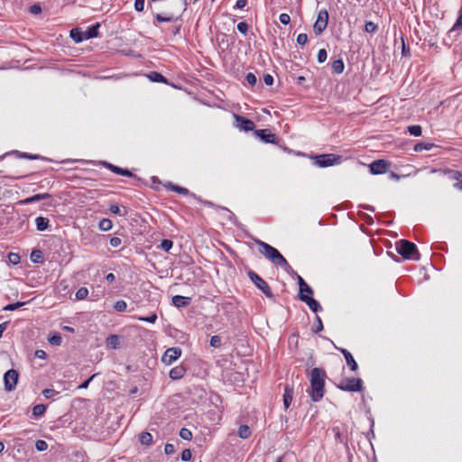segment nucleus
I'll list each match as a JSON object with an SVG mask.
<instances>
[{
  "mask_svg": "<svg viewBox=\"0 0 462 462\" xmlns=\"http://www.w3.org/2000/svg\"><path fill=\"white\" fill-rule=\"evenodd\" d=\"M326 372L322 368L315 367L310 373V398L313 402L320 401L325 393Z\"/></svg>",
  "mask_w": 462,
  "mask_h": 462,
  "instance_id": "obj_1",
  "label": "nucleus"
},
{
  "mask_svg": "<svg viewBox=\"0 0 462 462\" xmlns=\"http://www.w3.org/2000/svg\"><path fill=\"white\" fill-rule=\"evenodd\" d=\"M255 243L259 246V253L262 254L266 259L270 260L273 264L284 268V270L287 272L291 270V267L288 263L287 260L276 248L261 240H256Z\"/></svg>",
  "mask_w": 462,
  "mask_h": 462,
  "instance_id": "obj_2",
  "label": "nucleus"
},
{
  "mask_svg": "<svg viewBox=\"0 0 462 462\" xmlns=\"http://www.w3.org/2000/svg\"><path fill=\"white\" fill-rule=\"evenodd\" d=\"M99 27L100 23H96L95 24L89 26L86 31H81L79 28H73L70 31L69 35L75 42L79 43L85 40L97 37Z\"/></svg>",
  "mask_w": 462,
  "mask_h": 462,
  "instance_id": "obj_3",
  "label": "nucleus"
},
{
  "mask_svg": "<svg viewBox=\"0 0 462 462\" xmlns=\"http://www.w3.org/2000/svg\"><path fill=\"white\" fill-rule=\"evenodd\" d=\"M396 250L404 259H420V253L416 245L408 240L402 239L396 243Z\"/></svg>",
  "mask_w": 462,
  "mask_h": 462,
  "instance_id": "obj_4",
  "label": "nucleus"
},
{
  "mask_svg": "<svg viewBox=\"0 0 462 462\" xmlns=\"http://www.w3.org/2000/svg\"><path fill=\"white\" fill-rule=\"evenodd\" d=\"M342 156L333 153L319 154L314 157V163L320 167H329L341 163Z\"/></svg>",
  "mask_w": 462,
  "mask_h": 462,
  "instance_id": "obj_5",
  "label": "nucleus"
},
{
  "mask_svg": "<svg viewBox=\"0 0 462 462\" xmlns=\"http://www.w3.org/2000/svg\"><path fill=\"white\" fill-rule=\"evenodd\" d=\"M248 277L250 278L251 282L268 298V299H273L274 295L268 285V283L260 277L256 273L250 270L247 273Z\"/></svg>",
  "mask_w": 462,
  "mask_h": 462,
  "instance_id": "obj_6",
  "label": "nucleus"
},
{
  "mask_svg": "<svg viewBox=\"0 0 462 462\" xmlns=\"http://www.w3.org/2000/svg\"><path fill=\"white\" fill-rule=\"evenodd\" d=\"M337 387L346 392H360L363 389V381L360 378H344Z\"/></svg>",
  "mask_w": 462,
  "mask_h": 462,
  "instance_id": "obj_7",
  "label": "nucleus"
},
{
  "mask_svg": "<svg viewBox=\"0 0 462 462\" xmlns=\"http://www.w3.org/2000/svg\"><path fill=\"white\" fill-rule=\"evenodd\" d=\"M328 23V13L327 10H320L314 23L313 30L316 35L321 34L327 28Z\"/></svg>",
  "mask_w": 462,
  "mask_h": 462,
  "instance_id": "obj_8",
  "label": "nucleus"
},
{
  "mask_svg": "<svg viewBox=\"0 0 462 462\" xmlns=\"http://www.w3.org/2000/svg\"><path fill=\"white\" fill-rule=\"evenodd\" d=\"M19 374L14 369L8 370L4 374V383H5V390L7 392H12L15 389V386L18 382Z\"/></svg>",
  "mask_w": 462,
  "mask_h": 462,
  "instance_id": "obj_9",
  "label": "nucleus"
},
{
  "mask_svg": "<svg viewBox=\"0 0 462 462\" xmlns=\"http://www.w3.org/2000/svg\"><path fill=\"white\" fill-rule=\"evenodd\" d=\"M165 187L170 189V190H172V191H175L177 193H180V194H182V195H190L192 196L194 199L199 200L201 203H203L204 205L208 206V207H215V204L211 201H207V200H202L200 199L199 198H198L195 194H190L189 190L187 189V188H184V187H180V186H178L176 184H173L171 182H168Z\"/></svg>",
  "mask_w": 462,
  "mask_h": 462,
  "instance_id": "obj_10",
  "label": "nucleus"
},
{
  "mask_svg": "<svg viewBox=\"0 0 462 462\" xmlns=\"http://www.w3.org/2000/svg\"><path fill=\"white\" fill-rule=\"evenodd\" d=\"M181 353L182 350L178 346L170 347L164 352L162 357V362L170 365L181 356Z\"/></svg>",
  "mask_w": 462,
  "mask_h": 462,
  "instance_id": "obj_11",
  "label": "nucleus"
},
{
  "mask_svg": "<svg viewBox=\"0 0 462 462\" xmlns=\"http://www.w3.org/2000/svg\"><path fill=\"white\" fill-rule=\"evenodd\" d=\"M389 166H390V162H388L387 161L376 160V161H374L369 165V171L374 175L383 174V173L386 172Z\"/></svg>",
  "mask_w": 462,
  "mask_h": 462,
  "instance_id": "obj_12",
  "label": "nucleus"
},
{
  "mask_svg": "<svg viewBox=\"0 0 462 462\" xmlns=\"http://www.w3.org/2000/svg\"><path fill=\"white\" fill-rule=\"evenodd\" d=\"M234 117L236 119V126L240 129V130H244L245 132H248V131H252L254 129L255 127V125L254 123L246 118V117H244L242 116H239V115H234Z\"/></svg>",
  "mask_w": 462,
  "mask_h": 462,
  "instance_id": "obj_13",
  "label": "nucleus"
},
{
  "mask_svg": "<svg viewBox=\"0 0 462 462\" xmlns=\"http://www.w3.org/2000/svg\"><path fill=\"white\" fill-rule=\"evenodd\" d=\"M254 134L266 143H276L277 137L268 129H259L254 131Z\"/></svg>",
  "mask_w": 462,
  "mask_h": 462,
  "instance_id": "obj_14",
  "label": "nucleus"
},
{
  "mask_svg": "<svg viewBox=\"0 0 462 462\" xmlns=\"http://www.w3.org/2000/svg\"><path fill=\"white\" fill-rule=\"evenodd\" d=\"M299 299L301 301L305 302L313 312L317 313L322 310V307L319 304V302L313 299L312 297H310L308 295H299Z\"/></svg>",
  "mask_w": 462,
  "mask_h": 462,
  "instance_id": "obj_15",
  "label": "nucleus"
},
{
  "mask_svg": "<svg viewBox=\"0 0 462 462\" xmlns=\"http://www.w3.org/2000/svg\"><path fill=\"white\" fill-rule=\"evenodd\" d=\"M172 304L177 308H185L191 302V298L184 297L181 295H175L172 297Z\"/></svg>",
  "mask_w": 462,
  "mask_h": 462,
  "instance_id": "obj_16",
  "label": "nucleus"
},
{
  "mask_svg": "<svg viewBox=\"0 0 462 462\" xmlns=\"http://www.w3.org/2000/svg\"><path fill=\"white\" fill-rule=\"evenodd\" d=\"M340 352L343 354V356L346 359V365L349 366L351 371H356L358 368V365H357V363L356 362V360L354 359L352 354L345 348H341Z\"/></svg>",
  "mask_w": 462,
  "mask_h": 462,
  "instance_id": "obj_17",
  "label": "nucleus"
},
{
  "mask_svg": "<svg viewBox=\"0 0 462 462\" xmlns=\"http://www.w3.org/2000/svg\"><path fill=\"white\" fill-rule=\"evenodd\" d=\"M293 399V387L286 384L283 394V405L285 409H288Z\"/></svg>",
  "mask_w": 462,
  "mask_h": 462,
  "instance_id": "obj_18",
  "label": "nucleus"
},
{
  "mask_svg": "<svg viewBox=\"0 0 462 462\" xmlns=\"http://www.w3.org/2000/svg\"><path fill=\"white\" fill-rule=\"evenodd\" d=\"M186 374V369L183 365H178L171 369L169 376L172 380L181 379Z\"/></svg>",
  "mask_w": 462,
  "mask_h": 462,
  "instance_id": "obj_19",
  "label": "nucleus"
},
{
  "mask_svg": "<svg viewBox=\"0 0 462 462\" xmlns=\"http://www.w3.org/2000/svg\"><path fill=\"white\" fill-rule=\"evenodd\" d=\"M51 198V195L50 193H42V194H35L32 197H29L23 200H22L20 203L23 205L31 204L33 202H37L42 199H50Z\"/></svg>",
  "mask_w": 462,
  "mask_h": 462,
  "instance_id": "obj_20",
  "label": "nucleus"
},
{
  "mask_svg": "<svg viewBox=\"0 0 462 462\" xmlns=\"http://www.w3.org/2000/svg\"><path fill=\"white\" fill-rule=\"evenodd\" d=\"M180 15L181 14L177 16H175L174 14L162 15L160 14H154L153 17L158 23H170L177 21L180 17Z\"/></svg>",
  "mask_w": 462,
  "mask_h": 462,
  "instance_id": "obj_21",
  "label": "nucleus"
},
{
  "mask_svg": "<svg viewBox=\"0 0 462 462\" xmlns=\"http://www.w3.org/2000/svg\"><path fill=\"white\" fill-rule=\"evenodd\" d=\"M332 71L336 74L343 73L345 69V64L342 59L335 60L331 64Z\"/></svg>",
  "mask_w": 462,
  "mask_h": 462,
  "instance_id": "obj_22",
  "label": "nucleus"
},
{
  "mask_svg": "<svg viewBox=\"0 0 462 462\" xmlns=\"http://www.w3.org/2000/svg\"><path fill=\"white\" fill-rule=\"evenodd\" d=\"M30 259L34 263H42L44 260L43 253L40 249H34L31 253Z\"/></svg>",
  "mask_w": 462,
  "mask_h": 462,
  "instance_id": "obj_23",
  "label": "nucleus"
},
{
  "mask_svg": "<svg viewBox=\"0 0 462 462\" xmlns=\"http://www.w3.org/2000/svg\"><path fill=\"white\" fill-rule=\"evenodd\" d=\"M49 219L44 217H38L35 219L36 227L39 231H43L49 226Z\"/></svg>",
  "mask_w": 462,
  "mask_h": 462,
  "instance_id": "obj_24",
  "label": "nucleus"
},
{
  "mask_svg": "<svg viewBox=\"0 0 462 462\" xmlns=\"http://www.w3.org/2000/svg\"><path fill=\"white\" fill-rule=\"evenodd\" d=\"M106 345L112 349H116L120 346L119 337L116 335H110L106 338Z\"/></svg>",
  "mask_w": 462,
  "mask_h": 462,
  "instance_id": "obj_25",
  "label": "nucleus"
},
{
  "mask_svg": "<svg viewBox=\"0 0 462 462\" xmlns=\"http://www.w3.org/2000/svg\"><path fill=\"white\" fill-rule=\"evenodd\" d=\"M252 434L250 428L247 425H241L238 429V436L241 439H248Z\"/></svg>",
  "mask_w": 462,
  "mask_h": 462,
  "instance_id": "obj_26",
  "label": "nucleus"
},
{
  "mask_svg": "<svg viewBox=\"0 0 462 462\" xmlns=\"http://www.w3.org/2000/svg\"><path fill=\"white\" fill-rule=\"evenodd\" d=\"M434 146L433 143H418L414 145V152H420L422 151H430Z\"/></svg>",
  "mask_w": 462,
  "mask_h": 462,
  "instance_id": "obj_27",
  "label": "nucleus"
},
{
  "mask_svg": "<svg viewBox=\"0 0 462 462\" xmlns=\"http://www.w3.org/2000/svg\"><path fill=\"white\" fill-rule=\"evenodd\" d=\"M139 440L143 445H151L152 442V436L149 432H142L139 436Z\"/></svg>",
  "mask_w": 462,
  "mask_h": 462,
  "instance_id": "obj_28",
  "label": "nucleus"
},
{
  "mask_svg": "<svg viewBox=\"0 0 462 462\" xmlns=\"http://www.w3.org/2000/svg\"><path fill=\"white\" fill-rule=\"evenodd\" d=\"M112 221L108 218H102L98 223V227L102 231H108L112 228Z\"/></svg>",
  "mask_w": 462,
  "mask_h": 462,
  "instance_id": "obj_29",
  "label": "nucleus"
},
{
  "mask_svg": "<svg viewBox=\"0 0 462 462\" xmlns=\"http://www.w3.org/2000/svg\"><path fill=\"white\" fill-rule=\"evenodd\" d=\"M46 411V406L44 404H37L32 408V415L37 418L43 415Z\"/></svg>",
  "mask_w": 462,
  "mask_h": 462,
  "instance_id": "obj_30",
  "label": "nucleus"
},
{
  "mask_svg": "<svg viewBox=\"0 0 462 462\" xmlns=\"http://www.w3.org/2000/svg\"><path fill=\"white\" fill-rule=\"evenodd\" d=\"M149 78L152 81H154V82H163L165 83L167 80H166V78L162 75L161 73L159 72H151V74L149 75Z\"/></svg>",
  "mask_w": 462,
  "mask_h": 462,
  "instance_id": "obj_31",
  "label": "nucleus"
},
{
  "mask_svg": "<svg viewBox=\"0 0 462 462\" xmlns=\"http://www.w3.org/2000/svg\"><path fill=\"white\" fill-rule=\"evenodd\" d=\"M408 132L413 136H420L422 133L421 126L418 125H410L408 126Z\"/></svg>",
  "mask_w": 462,
  "mask_h": 462,
  "instance_id": "obj_32",
  "label": "nucleus"
},
{
  "mask_svg": "<svg viewBox=\"0 0 462 462\" xmlns=\"http://www.w3.org/2000/svg\"><path fill=\"white\" fill-rule=\"evenodd\" d=\"M113 172L122 176L133 177V173L128 169H123L118 166L113 169Z\"/></svg>",
  "mask_w": 462,
  "mask_h": 462,
  "instance_id": "obj_33",
  "label": "nucleus"
},
{
  "mask_svg": "<svg viewBox=\"0 0 462 462\" xmlns=\"http://www.w3.org/2000/svg\"><path fill=\"white\" fill-rule=\"evenodd\" d=\"M378 29L377 24L372 21L365 22V31L369 33H374Z\"/></svg>",
  "mask_w": 462,
  "mask_h": 462,
  "instance_id": "obj_34",
  "label": "nucleus"
},
{
  "mask_svg": "<svg viewBox=\"0 0 462 462\" xmlns=\"http://www.w3.org/2000/svg\"><path fill=\"white\" fill-rule=\"evenodd\" d=\"M88 295V290L86 287H80L76 292L77 300H84Z\"/></svg>",
  "mask_w": 462,
  "mask_h": 462,
  "instance_id": "obj_35",
  "label": "nucleus"
},
{
  "mask_svg": "<svg viewBox=\"0 0 462 462\" xmlns=\"http://www.w3.org/2000/svg\"><path fill=\"white\" fill-rule=\"evenodd\" d=\"M127 308V303L125 301V300H117L115 304H114V310L118 311V312H123L126 310Z\"/></svg>",
  "mask_w": 462,
  "mask_h": 462,
  "instance_id": "obj_36",
  "label": "nucleus"
},
{
  "mask_svg": "<svg viewBox=\"0 0 462 462\" xmlns=\"http://www.w3.org/2000/svg\"><path fill=\"white\" fill-rule=\"evenodd\" d=\"M180 437L185 440H190L192 439V433L189 430L182 428L180 430Z\"/></svg>",
  "mask_w": 462,
  "mask_h": 462,
  "instance_id": "obj_37",
  "label": "nucleus"
},
{
  "mask_svg": "<svg viewBox=\"0 0 462 462\" xmlns=\"http://www.w3.org/2000/svg\"><path fill=\"white\" fill-rule=\"evenodd\" d=\"M25 305V302H15V303H12V304H8L6 305L5 307H4V310H8V311H12V310H15L17 309H19L20 307L22 306H24Z\"/></svg>",
  "mask_w": 462,
  "mask_h": 462,
  "instance_id": "obj_38",
  "label": "nucleus"
},
{
  "mask_svg": "<svg viewBox=\"0 0 462 462\" xmlns=\"http://www.w3.org/2000/svg\"><path fill=\"white\" fill-rule=\"evenodd\" d=\"M221 342H222L221 337L219 336H217V335L216 336H212L211 338H210V341H209L210 346H213V347H216V348L220 347Z\"/></svg>",
  "mask_w": 462,
  "mask_h": 462,
  "instance_id": "obj_39",
  "label": "nucleus"
},
{
  "mask_svg": "<svg viewBox=\"0 0 462 462\" xmlns=\"http://www.w3.org/2000/svg\"><path fill=\"white\" fill-rule=\"evenodd\" d=\"M173 245V243L171 240H169V239H164L162 241L161 243V248L165 251V252H168L171 249Z\"/></svg>",
  "mask_w": 462,
  "mask_h": 462,
  "instance_id": "obj_40",
  "label": "nucleus"
},
{
  "mask_svg": "<svg viewBox=\"0 0 462 462\" xmlns=\"http://www.w3.org/2000/svg\"><path fill=\"white\" fill-rule=\"evenodd\" d=\"M38 451H45L48 448V443L45 440L39 439L35 443Z\"/></svg>",
  "mask_w": 462,
  "mask_h": 462,
  "instance_id": "obj_41",
  "label": "nucleus"
},
{
  "mask_svg": "<svg viewBox=\"0 0 462 462\" xmlns=\"http://www.w3.org/2000/svg\"><path fill=\"white\" fill-rule=\"evenodd\" d=\"M109 210L113 214L118 215V216H125L126 213H127L126 210L125 212H122L121 208L117 205H111L110 208H109Z\"/></svg>",
  "mask_w": 462,
  "mask_h": 462,
  "instance_id": "obj_42",
  "label": "nucleus"
},
{
  "mask_svg": "<svg viewBox=\"0 0 462 462\" xmlns=\"http://www.w3.org/2000/svg\"><path fill=\"white\" fill-rule=\"evenodd\" d=\"M138 319L149 323H155V321L157 320V314L152 313L148 317H139Z\"/></svg>",
  "mask_w": 462,
  "mask_h": 462,
  "instance_id": "obj_43",
  "label": "nucleus"
},
{
  "mask_svg": "<svg viewBox=\"0 0 462 462\" xmlns=\"http://www.w3.org/2000/svg\"><path fill=\"white\" fill-rule=\"evenodd\" d=\"M16 153L19 155L20 158H26V159H29V160H38V159H40V155H36V154H30V153H27V152H17V151H16Z\"/></svg>",
  "mask_w": 462,
  "mask_h": 462,
  "instance_id": "obj_44",
  "label": "nucleus"
},
{
  "mask_svg": "<svg viewBox=\"0 0 462 462\" xmlns=\"http://www.w3.org/2000/svg\"><path fill=\"white\" fill-rule=\"evenodd\" d=\"M327 57H328L327 51L325 49H320L319 51L318 56H317L318 61L319 63H323L327 60Z\"/></svg>",
  "mask_w": 462,
  "mask_h": 462,
  "instance_id": "obj_45",
  "label": "nucleus"
},
{
  "mask_svg": "<svg viewBox=\"0 0 462 462\" xmlns=\"http://www.w3.org/2000/svg\"><path fill=\"white\" fill-rule=\"evenodd\" d=\"M49 342L53 346H60L62 342L60 335L57 334L49 338Z\"/></svg>",
  "mask_w": 462,
  "mask_h": 462,
  "instance_id": "obj_46",
  "label": "nucleus"
},
{
  "mask_svg": "<svg viewBox=\"0 0 462 462\" xmlns=\"http://www.w3.org/2000/svg\"><path fill=\"white\" fill-rule=\"evenodd\" d=\"M191 457H192V453H191V450L189 449V448H185L182 452H181V460L182 461H189L191 459Z\"/></svg>",
  "mask_w": 462,
  "mask_h": 462,
  "instance_id": "obj_47",
  "label": "nucleus"
},
{
  "mask_svg": "<svg viewBox=\"0 0 462 462\" xmlns=\"http://www.w3.org/2000/svg\"><path fill=\"white\" fill-rule=\"evenodd\" d=\"M245 79L248 84L251 86H254L257 82L256 76L252 72L247 73Z\"/></svg>",
  "mask_w": 462,
  "mask_h": 462,
  "instance_id": "obj_48",
  "label": "nucleus"
},
{
  "mask_svg": "<svg viewBox=\"0 0 462 462\" xmlns=\"http://www.w3.org/2000/svg\"><path fill=\"white\" fill-rule=\"evenodd\" d=\"M313 294V290L311 289V287L308 284H306V286L302 287V289H300V294L299 295H312Z\"/></svg>",
  "mask_w": 462,
  "mask_h": 462,
  "instance_id": "obj_49",
  "label": "nucleus"
},
{
  "mask_svg": "<svg viewBox=\"0 0 462 462\" xmlns=\"http://www.w3.org/2000/svg\"><path fill=\"white\" fill-rule=\"evenodd\" d=\"M59 393L56 392L54 389H45L42 392L43 396L46 399L52 398L55 394H58Z\"/></svg>",
  "mask_w": 462,
  "mask_h": 462,
  "instance_id": "obj_50",
  "label": "nucleus"
},
{
  "mask_svg": "<svg viewBox=\"0 0 462 462\" xmlns=\"http://www.w3.org/2000/svg\"><path fill=\"white\" fill-rule=\"evenodd\" d=\"M176 451L175 449V446L173 444H171V443H167L165 446H164V452L165 454L167 455H172L174 454Z\"/></svg>",
  "mask_w": 462,
  "mask_h": 462,
  "instance_id": "obj_51",
  "label": "nucleus"
},
{
  "mask_svg": "<svg viewBox=\"0 0 462 462\" xmlns=\"http://www.w3.org/2000/svg\"><path fill=\"white\" fill-rule=\"evenodd\" d=\"M237 30L241 33L245 34L248 31V24L245 22H240L237 24Z\"/></svg>",
  "mask_w": 462,
  "mask_h": 462,
  "instance_id": "obj_52",
  "label": "nucleus"
},
{
  "mask_svg": "<svg viewBox=\"0 0 462 462\" xmlns=\"http://www.w3.org/2000/svg\"><path fill=\"white\" fill-rule=\"evenodd\" d=\"M279 20L282 24L287 25L291 22V17L288 14H281L279 16Z\"/></svg>",
  "mask_w": 462,
  "mask_h": 462,
  "instance_id": "obj_53",
  "label": "nucleus"
},
{
  "mask_svg": "<svg viewBox=\"0 0 462 462\" xmlns=\"http://www.w3.org/2000/svg\"><path fill=\"white\" fill-rule=\"evenodd\" d=\"M308 42V36L306 33H300L297 37V42L300 45H305Z\"/></svg>",
  "mask_w": 462,
  "mask_h": 462,
  "instance_id": "obj_54",
  "label": "nucleus"
},
{
  "mask_svg": "<svg viewBox=\"0 0 462 462\" xmlns=\"http://www.w3.org/2000/svg\"><path fill=\"white\" fill-rule=\"evenodd\" d=\"M29 10H30V13L32 14H39L42 13V7L38 4L31 5Z\"/></svg>",
  "mask_w": 462,
  "mask_h": 462,
  "instance_id": "obj_55",
  "label": "nucleus"
},
{
  "mask_svg": "<svg viewBox=\"0 0 462 462\" xmlns=\"http://www.w3.org/2000/svg\"><path fill=\"white\" fill-rule=\"evenodd\" d=\"M144 1L145 0H135L134 2V8L137 12L143 11L144 8Z\"/></svg>",
  "mask_w": 462,
  "mask_h": 462,
  "instance_id": "obj_56",
  "label": "nucleus"
},
{
  "mask_svg": "<svg viewBox=\"0 0 462 462\" xmlns=\"http://www.w3.org/2000/svg\"><path fill=\"white\" fill-rule=\"evenodd\" d=\"M316 320L318 323H317V327L315 328H313V331L315 333H318L323 329V324H322L320 317L318 315L316 316Z\"/></svg>",
  "mask_w": 462,
  "mask_h": 462,
  "instance_id": "obj_57",
  "label": "nucleus"
},
{
  "mask_svg": "<svg viewBox=\"0 0 462 462\" xmlns=\"http://www.w3.org/2000/svg\"><path fill=\"white\" fill-rule=\"evenodd\" d=\"M122 243L121 238L114 236L110 239V245L113 247H118Z\"/></svg>",
  "mask_w": 462,
  "mask_h": 462,
  "instance_id": "obj_58",
  "label": "nucleus"
},
{
  "mask_svg": "<svg viewBox=\"0 0 462 462\" xmlns=\"http://www.w3.org/2000/svg\"><path fill=\"white\" fill-rule=\"evenodd\" d=\"M97 375V374H92L88 379H87L86 381H84L79 386V388L80 389H87L90 383V382L93 380V378Z\"/></svg>",
  "mask_w": 462,
  "mask_h": 462,
  "instance_id": "obj_59",
  "label": "nucleus"
},
{
  "mask_svg": "<svg viewBox=\"0 0 462 462\" xmlns=\"http://www.w3.org/2000/svg\"><path fill=\"white\" fill-rule=\"evenodd\" d=\"M263 81L266 85L272 86L273 84V77L271 74H265L263 76Z\"/></svg>",
  "mask_w": 462,
  "mask_h": 462,
  "instance_id": "obj_60",
  "label": "nucleus"
},
{
  "mask_svg": "<svg viewBox=\"0 0 462 462\" xmlns=\"http://www.w3.org/2000/svg\"><path fill=\"white\" fill-rule=\"evenodd\" d=\"M35 356L39 359H45L47 356V354L44 350L38 349L35 351Z\"/></svg>",
  "mask_w": 462,
  "mask_h": 462,
  "instance_id": "obj_61",
  "label": "nucleus"
},
{
  "mask_svg": "<svg viewBox=\"0 0 462 462\" xmlns=\"http://www.w3.org/2000/svg\"><path fill=\"white\" fill-rule=\"evenodd\" d=\"M9 260L11 263H13L14 264H16L19 263L20 261V257L18 254H9Z\"/></svg>",
  "mask_w": 462,
  "mask_h": 462,
  "instance_id": "obj_62",
  "label": "nucleus"
},
{
  "mask_svg": "<svg viewBox=\"0 0 462 462\" xmlns=\"http://www.w3.org/2000/svg\"><path fill=\"white\" fill-rule=\"evenodd\" d=\"M247 5V0H237L236 3V7L238 9L244 8Z\"/></svg>",
  "mask_w": 462,
  "mask_h": 462,
  "instance_id": "obj_63",
  "label": "nucleus"
},
{
  "mask_svg": "<svg viewBox=\"0 0 462 462\" xmlns=\"http://www.w3.org/2000/svg\"><path fill=\"white\" fill-rule=\"evenodd\" d=\"M461 178H462V172H460L458 171H455L452 172V179L460 180Z\"/></svg>",
  "mask_w": 462,
  "mask_h": 462,
  "instance_id": "obj_64",
  "label": "nucleus"
}]
</instances>
